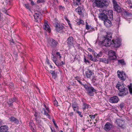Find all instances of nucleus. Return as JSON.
<instances>
[{
	"instance_id": "f257e3e1",
	"label": "nucleus",
	"mask_w": 132,
	"mask_h": 132,
	"mask_svg": "<svg viewBox=\"0 0 132 132\" xmlns=\"http://www.w3.org/2000/svg\"><path fill=\"white\" fill-rule=\"evenodd\" d=\"M112 34L110 32H108L107 35L104 37V40L102 42L99 41V40H97L95 44L102 45L106 47L110 46L111 45V39L112 37Z\"/></svg>"
},
{
	"instance_id": "f03ea898",
	"label": "nucleus",
	"mask_w": 132,
	"mask_h": 132,
	"mask_svg": "<svg viewBox=\"0 0 132 132\" xmlns=\"http://www.w3.org/2000/svg\"><path fill=\"white\" fill-rule=\"evenodd\" d=\"M116 87L119 91L118 95L119 96H124L128 94V89L125 88L123 84H117Z\"/></svg>"
},
{
	"instance_id": "7ed1b4c3",
	"label": "nucleus",
	"mask_w": 132,
	"mask_h": 132,
	"mask_svg": "<svg viewBox=\"0 0 132 132\" xmlns=\"http://www.w3.org/2000/svg\"><path fill=\"white\" fill-rule=\"evenodd\" d=\"M109 4V2L105 0L104 3L101 2L100 0H95L93 1V6L94 7H97L98 8H102L104 6H106Z\"/></svg>"
},
{
	"instance_id": "20e7f679",
	"label": "nucleus",
	"mask_w": 132,
	"mask_h": 132,
	"mask_svg": "<svg viewBox=\"0 0 132 132\" xmlns=\"http://www.w3.org/2000/svg\"><path fill=\"white\" fill-rule=\"evenodd\" d=\"M84 87L87 94L90 96H94V92L96 93L97 90L92 86H88L87 85L85 84L84 85Z\"/></svg>"
},
{
	"instance_id": "39448f33",
	"label": "nucleus",
	"mask_w": 132,
	"mask_h": 132,
	"mask_svg": "<svg viewBox=\"0 0 132 132\" xmlns=\"http://www.w3.org/2000/svg\"><path fill=\"white\" fill-rule=\"evenodd\" d=\"M118 77L122 81H124L126 79V73L123 71H120L118 70L117 72Z\"/></svg>"
},
{
	"instance_id": "423d86ee",
	"label": "nucleus",
	"mask_w": 132,
	"mask_h": 132,
	"mask_svg": "<svg viewBox=\"0 0 132 132\" xmlns=\"http://www.w3.org/2000/svg\"><path fill=\"white\" fill-rule=\"evenodd\" d=\"M58 44L57 42L52 38L49 40L48 42V45L51 47L54 48Z\"/></svg>"
},
{
	"instance_id": "0eeeda50",
	"label": "nucleus",
	"mask_w": 132,
	"mask_h": 132,
	"mask_svg": "<svg viewBox=\"0 0 132 132\" xmlns=\"http://www.w3.org/2000/svg\"><path fill=\"white\" fill-rule=\"evenodd\" d=\"M105 12H106V10H104L101 13L98 14V17L100 19L104 21L108 18L107 15Z\"/></svg>"
},
{
	"instance_id": "6e6552de",
	"label": "nucleus",
	"mask_w": 132,
	"mask_h": 132,
	"mask_svg": "<svg viewBox=\"0 0 132 132\" xmlns=\"http://www.w3.org/2000/svg\"><path fill=\"white\" fill-rule=\"evenodd\" d=\"M35 113L34 114L35 117V119L37 122V124L38 125L40 126H41L42 123L41 122V120H40V116H39V113L36 111H35Z\"/></svg>"
},
{
	"instance_id": "1a4fd4ad",
	"label": "nucleus",
	"mask_w": 132,
	"mask_h": 132,
	"mask_svg": "<svg viewBox=\"0 0 132 132\" xmlns=\"http://www.w3.org/2000/svg\"><path fill=\"white\" fill-rule=\"evenodd\" d=\"M111 43L112 46L115 47H119L121 45V42L118 39L112 40Z\"/></svg>"
},
{
	"instance_id": "9d476101",
	"label": "nucleus",
	"mask_w": 132,
	"mask_h": 132,
	"mask_svg": "<svg viewBox=\"0 0 132 132\" xmlns=\"http://www.w3.org/2000/svg\"><path fill=\"white\" fill-rule=\"evenodd\" d=\"M109 59L110 60H112L116 59L117 57L114 51L110 50L109 52Z\"/></svg>"
},
{
	"instance_id": "9b49d317",
	"label": "nucleus",
	"mask_w": 132,
	"mask_h": 132,
	"mask_svg": "<svg viewBox=\"0 0 132 132\" xmlns=\"http://www.w3.org/2000/svg\"><path fill=\"white\" fill-rule=\"evenodd\" d=\"M115 123L119 127L123 128V126L125 123V121L122 120L120 119H117Z\"/></svg>"
},
{
	"instance_id": "f8f14e48",
	"label": "nucleus",
	"mask_w": 132,
	"mask_h": 132,
	"mask_svg": "<svg viewBox=\"0 0 132 132\" xmlns=\"http://www.w3.org/2000/svg\"><path fill=\"white\" fill-rule=\"evenodd\" d=\"M55 30L57 32H59L64 28V27L61 24H59L57 22H56L55 23Z\"/></svg>"
},
{
	"instance_id": "ddd939ff",
	"label": "nucleus",
	"mask_w": 132,
	"mask_h": 132,
	"mask_svg": "<svg viewBox=\"0 0 132 132\" xmlns=\"http://www.w3.org/2000/svg\"><path fill=\"white\" fill-rule=\"evenodd\" d=\"M112 124L109 122H107L104 126V129L107 131L110 130L112 127Z\"/></svg>"
},
{
	"instance_id": "4468645a",
	"label": "nucleus",
	"mask_w": 132,
	"mask_h": 132,
	"mask_svg": "<svg viewBox=\"0 0 132 132\" xmlns=\"http://www.w3.org/2000/svg\"><path fill=\"white\" fill-rule=\"evenodd\" d=\"M67 44L68 46L70 47L73 46L74 41L73 38L72 36H70L67 39Z\"/></svg>"
},
{
	"instance_id": "2eb2a0df",
	"label": "nucleus",
	"mask_w": 132,
	"mask_h": 132,
	"mask_svg": "<svg viewBox=\"0 0 132 132\" xmlns=\"http://www.w3.org/2000/svg\"><path fill=\"white\" fill-rule=\"evenodd\" d=\"M119 100L118 98L116 96L111 97L109 100V102L112 103H116L118 102Z\"/></svg>"
},
{
	"instance_id": "dca6fc26",
	"label": "nucleus",
	"mask_w": 132,
	"mask_h": 132,
	"mask_svg": "<svg viewBox=\"0 0 132 132\" xmlns=\"http://www.w3.org/2000/svg\"><path fill=\"white\" fill-rule=\"evenodd\" d=\"M106 14L108 15L109 16V18L111 20L113 19V11L112 10H109L108 11L106 10Z\"/></svg>"
},
{
	"instance_id": "f3484780",
	"label": "nucleus",
	"mask_w": 132,
	"mask_h": 132,
	"mask_svg": "<svg viewBox=\"0 0 132 132\" xmlns=\"http://www.w3.org/2000/svg\"><path fill=\"white\" fill-rule=\"evenodd\" d=\"M85 74L87 78H89L94 74V73L92 72L91 70L88 69V71L85 72Z\"/></svg>"
},
{
	"instance_id": "a211bd4d",
	"label": "nucleus",
	"mask_w": 132,
	"mask_h": 132,
	"mask_svg": "<svg viewBox=\"0 0 132 132\" xmlns=\"http://www.w3.org/2000/svg\"><path fill=\"white\" fill-rule=\"evenodd\" d=\"M83 10V8L82 7L79 6L75 10L79 15H83V12L82 11Z\"/></svg>"
},
{
	"instance_id": "6ab92c4d",
	"label": "nucleus",
	"mask_w": 132,
	"mask_h": 132,
	"mask_svg": "<svg viewBox=\"0 0 132 132\" xmlns=\"http://www.w3.org/2000/svg\"><path fill=\"white\" fill-rule=\"evenodd\" d=\"M110 20H109L108 19L104 21V25L107 27H109L112 25V24Z\"/></svg>"
},
{
	"instance_id": "aec40b11",
	"label": "nucleus",
	"mask_w": 132,
	"mask_h": 132,
	"mask_svg": "<svg viewBox=\"0 0 132 132\" xmlns=\"http://www.w3.org/2000/svg\"><path fill=\"white\" fill-rule=\"evenodd\" d=\"M9 119L10 121L14 122L17 125L19 123V120L13 117H10Z\"/></svg>"
},
{
	"instance_id": "412c9836",
	"label": "nucleus",
	"mask_w": 132,
	"mask_h": 132,
	"mask_svg": "<svg viewBox=\"0 0 132 132\" xmlns=\"http://www.w3.org/2000/svg\"><path fill=\"white\" fill-rule=\"evenodd\" d=\"M8 129V127L6 126H2L0 127V131L1 132H6Z\"/></svg>"
},
{
	"instance_id": "4be33fe9",
	"label": "nucleus",
	"mask_w": 132,
	"mask_h": 132,
	"mask_svg": "<svg viewBox=\"0 0 132 132\" xmlns=\"http://www.w3.org/2000/svg\"><path fill=\"white\" fill-rule=\"evenodd\" d=\"M34 17L35 19V21L39 23L40 21V18H39V14L37 13H35L34 15Z\"/></svg>"
},
{
	"instance_id": "5701e85b",
	"label": "nucleus",
	"mask_w": 132,
	"mask_h": 132,
	"mask_svg": "<svg viewBox=\"0 0 132 132\" xmlns=\"http://www.w3.org/2000/svg\"><path fill=\"white\" fill-rule=\"evenodd\" d=\"M44 106L46 108V110L47 111V112L46 111H45L44 109L43 108V110H44V114L46 115V116H48V118H49L50 119V116L48 114V113H50V110H49V109L45 105H44Z\"/></svg>"
},
{
	"instance_id": "b1692460",
	"label": "nucleus",
	"mask_w": 132,
	"mask_h": 132,
	"mask_svg": "<svg viewBox=\"0 0 132 132\" xmlns=\"http://www.w3.org/2000/svg\"><path fill=\"white\" fill-rule=\"evenodd\" d=\"M44 28L45 30L48 32L49 33L50 32L51 30L50 27L47 23L45 22L44 23Z\"/></svg>"
},
{
	"instance_id": "393cba45",
	"label": "nucleus",
	"mask_w": 132,
	"mask_h": 132,
	"mask_svg": "<svg viewBox=\"0 0 132 132\" xmlns=\"http://www.w3.org/2000/svg\"><path fill=\"white\" fill-rule=\"evenodd\" d=\"M114 10L118 12H121L122 11V10L121 8L118 5H117L114 6Z\"/></svg>"
},
{
	"instance_id": "a878e982",
	"label": "nucleus",
	"mask_w": 132,
	"mask_h": 132,
	"mask_svg": "<svg viewBox=\"0 0 132 132\" xmlns=\"http://www.w3.org/2000/svg\"><path fill=\"white\" fill-rule=\"evenodd\" d=\"M72 106L73 109L74 111H77L78 109V104L75 102L72 104Z\"/></svg>"
},
{
	"instance_id": "bb28decb",
	"label": "nucleus",
	"mask_w": 132,
	"mask_h": 132,
	"mask_svg": "<svg viewBox=\"0 0 132 132\" xmlns=\"http://www.w3.org/2000/svg\"><path fill=\"white\" fill-rule=\"evenodd\" d=\"M91 108L90 105L85 103H83V109L85 110L86 109L90 108Z\"/></svg>"
},
{
	"instance_id": "cd10ccee",
	"label": "nucleus",
	"mask_w": 132,
	"mask_h": 132,
	"mask_svg": "<svg viewBox=\"0 0 132 132\" xmlns=\"http://www.w3.org/2000/svg\"><path fill=\"white\" fill-rule=\"evenodd\" d=\"M23 5L25 8L29 10L31 12H32L31 8L29 6V4L28 3L24 4Z\"/></svg>"
},
{
	"instance_id": "c85d7f7f",
	"label": "nucleus",
	"mask_w": 132,
	"mask_h": 132,
	"mask_svg": "<svg viewBox=\"0 0 132 132\" xmlns=\"http://www.w3.org/2000/svg\"><path fill=\"white\" fill-rule=\"evenodd\" d=\"M100 61L103 63H105L106 64H108L109 63V61L108 59H106L105 58H101L100 59Z\"/></svg>"
},
{
	"instance_id": "c756f323",
	"label": "nucleus",
	"mask_w": 132,
	"mask_h": 132,
	"mask_svg": "<svg viewBox=\"0 0 132 132\" xmlns=\"http://www.w3.org/2000/svg\"><path fill=\"white\" fill-rule=\"evenodd\" d=\"M52 56L51 57V58L52 60H53V61L55 63L57 60V59L56 57L55 56H54V55L53 53V52H52Z\"/></svg>"
},
{
	"instance_id": "7c9ffc66",
	"label": "nucleus",
	"mask_w": 132,
	"mask_h": 132,
	"mask_svg": "<svg viewBox=\"0 0 132 132\" xmlns=\"http://www.w3.org/2000/svg\"><path fill=\"white\" fill-rule=\"evenodd\" d=\"M128 88L130 93L132 95V84L131 83L129 85H128Z\"/></svg>"
},
{
	"instance_id": "2f4dec72",
	"label": "nucleus",
	"mask_w": 132,
	"mask_h": 132,
	"mask_svg": "<svg viewBox=\"0 0 132 132\" xmlns=\"http://www.w3.org/2000/svg\"><path fill=\"white\" fill-rule=\"evenodd\" d=\"M50 73L52 74V77H53L54 79L56 78V74H55L54 71L51 70Z\"/></svg>"
},
{
	"instance_id": "473e14b6",
	"label": "nucleus",
	"mask_w": 132,
	"mask_h": 132,
	"mask_svg": "<svg viewBox=\"0 0 132 132\" xmlns=\"http://www.w3.org/2000/svg\"><path fill=\"white\" fill-rule=\"evenodd\" d=\"M118 63L119 64H120L122 65H124L125 64V62L123 60H119L118 61Z\"/></svg>"
},
{
	"instance_id": "72a5a7b5",
	"label": "nucleus",
	"mask_w": 132,
	"mask_h": 132,
	"mask_svg": "<svg viewBox=\"0 0 132 132\" xmlns=\"http://www.w3.org/2000/svg\"><path fill=\"white\" fill-rule=\"evenodd\" d=\"M13 101L12 99H9L8 103L10 106L12 105Z\"/></svg>"
},
{
	"instance_id": "f704fd0d",
	"label": "nucleus",
	"mask_w": 132,
	"mask_h": 132,
	"mask_svg": "<svg viewBox=\"0 0 132 132\" xmlns=\"http://www.w3.org/2000/svg\"><path fill=\"white\" fill-rule=\"evenodd\" d=\"M86 29L88 30L90 29H92V27L90 26H89L87 23L86 24Z\"/></svg>"
},
{
	"instance_id": "c9c22d12",
	"label": "nucleus",
	"mask_w": 132,
	"mask_h": 132,
	"mask_svg": "<svg viewBox=\"0 0 132 132\" xmlns=\"http://www.w3.org/2000/svg\"><path fill=\"white\" fill-rule=\"evenodd\" d=\"M46 1V0H37V3H45Z\"/></svg>"
},
{
	"instance_id": "e433bc0d",
	"label": "nucleus",
	"mask_w": 132,
	"mask_h": 132,
	"mask_svg": "<svg viewBox=\"0 0 132 132\" xmlns=\"http://www.w3.org/2000/svg\"><path fill=\"white\" fill-rule=\"evenodd\" d=\"M34 87L35 88V89L37 91H38V92L39 93L40 92V91L39 88L37 87V86L36 85H34Z\"/></svg>"
},
{
	"instance_id": "4c0bfd02",
	"label": "nucleus",
	"mask_w": 132,
	"mask_h": 132,
	"mask_svg": "<svg viewBox=\"0 0 132 132\" xmlns=\"http://www.w3.org/2000/svg\"><path fill=\"white\" fill-rule=\"evenodd\" d=\"M96 77L95 76H93L92 77V82H95L97 80V79L96 78Z\"/></svg>"
},
{
	"instance_id": "58836bf2",
	"label": "nucleus",
	"mask_w": 132,
	"mask_h": 132,
	"mask_svg": "<svg viewBox=\"0 0 132 132\" xmlns=\"http://www.w3.org/2000/svg\"><path fill=\"white\" fill-rule=\"evenodd\" d=\"M56 54L57 55V57L59 56V59H61V58L62 57L61 56V54L59 52H57L56 53Z\"/></svg>"
},
{
	"instance_id": "ea45409f",
	"label": "nucleus",
	"mask_w": 132,
	"mask_h": 132,
	"mask_svg": "<svg viewBox=\"0 0 132 132\" xmlns=\"http://www.w3.org/2000/svg\"><path fill=\"white\" fill-rule=\"evenodd\" d=\"M125 105V104L123 103H121L120 104V106L121 109H122L123 108L124 106Z\"/></svg>"
},
{
	"instance_id": "a19ab883",
	"label": "nucleus",
	"mask_w": 132,
	"mask_h": 132,
	"mask_svg": "<svg viewBox=\"0 0 132 132\" xmlns=\"http://www.w3.org/2000/svg\"><path fill=\"white\" fill-rule=\"evenodd\" d=\"M59 10L62 11H63L65 9L64 7V6H59Z\"/></svg>"
},
{
	"instance_id": "79ce46f5",
	"label": "nucleus",
	"mask_w": 132,
	"mask_h": 132,
	"mask_svg": "<svg viewBox=\"0 0 132 132\" xmlns=\"http://www.w3.org/2000/svg\"><path fill=\"white\" fill-rule=\"evenodd\" d=\"M33 123L32 122H30L29 123V126L32 131L33 130V127H32Z\"/></svg>"
},
{
	"instance_id": "37998d69",
	"label": "nucleus",
	"mask_w": 132,
	"mask_h": 132,
	"mask_svg": "<svg viewBox=\"0 0 132 132\" xmlns=\"http://www.w3.org/2000/svg\"><path fill=\"white\" fill-rule=\"evenodd\" d=\"M77 113H78L79 114V115L81 117H83V116L82 114H81V112H80L79 111H78L77 110V111H76Z\"/></svg>"
},
{
	"instance_id": "c03bdc74",
	"label": "nucleus",
	"mask_w": 132,
	"mask_h": 132,
	"mask_svg": "<svg viewBox=\"0 0 132 132\" xmlns=\"http://www.w3.org/2000/svg\"><path fill=\"white\" fill-rule=\"evenodd\" d=\"M126 2L127 4L128 5L129 7H130V6L132 5V3L131 2V1H128Z\"/></svg>"
},
{
	"instance_id": "a18cd8bd",
	"label": "nucleus",
	"mask_w": 132,
	"mask_h": 132,
	"mask_svg": "<svg viewBox=\"0 0 132 132\" xmlns=\"http://www.w3.org/2000/svg\"><path fill=\"white\" fill-rule=\"evenodd\" d=\"M96 115V114L93 115H89V117H90V118H91L92 119H94L95 118V117Z\"/></svg>"
},
{
	"instance_id": "49530a36",
	"label": "nucleus",
	"mask_w": 132,
	"mask_h": 132,
	"mask_svg": "<svg viewBox=\"0 0 132 132\" xmlns=\"http://www.w3.org/2000/svg\"><path fill=\"white\" fill-rule=\"evenodd\" d=\"M84 62L85 63H89V61L88 60H87L86 59V56H84Z\"/></svg>"
},
{
	"instance_id": "de8ad7c7",
	"label": "nucleus",
	"mask_w": 132,
	"mask_h": 132,
	"mask_svg": "<svg viewBox=\"0 0 132 132\" xmlns=\"http://www.w3.org/2000/svg\"><path fill=\"white\" fill-rule=\"evenodd\" d=\"M84 23V21L80 19L79 21L78 22V24H83Z\"/></svg>"
},
{
	"instance_id": "09e8293b",
	"label": "nucleus",
	"mask_w": 132,
	"mask_h": 132,
	"mask_svg": "<svg viewBox=\"0 0 132 132\" xmlns=\"http://www.w3.org/2000/svg\"><path fill=\"white\" fill-rule=\"evenodd\" d=\"M12 99V100L13 102H18L17 100V99L15 97L14 98H13Z\"/></svg>"
},
{
	"instance_id": "8fccbe9b",
	"label": "nucleus",
	"mask_w": 132,
	"mask_h": 132,
	"mask_svg": "<svg viewBox=\"0 0 132 132\" xmlns=\"http://www.w3.org/2000/svg\"><path fill=\"white\" fill-rule=\"evenodd\" d=\"M76 79L77 80V81L80 84H81V85H83V86H84V85L82 83V82L81 81H80V80H78V79H77V78H78V77H75Z\"/></svg>"
},
{
	"instance_id": "3c124183",
	"label": "nucleus",
	"mask_w": 132,
	"mask_h": 132,
	"mask_svg": "<svg viewBox=\"0 0 132 132\" xmlns=\"http://www.w3.org/2000/svg\"><path fill=\"white\" fill-rule=\"evenodd\" d=\"M94 55L95 56H96V58H98L99 57H100L101 56V54H97V53H94Z\"/></svg>"
},
{
	"instance_id": "603ef678",
	"label": "nucleus",
	"mask_w": 132,
	"mask_h": 132,
	"mask_svg": "<svg viewBox=\"0 0 132 132\" xmlns=\"http://www.w3.org/2000/svg\"><path fill=\"white\" fill-rule=\"evenodd\" d=\"M54 4H58V2L57 0H52Z\"/></svg>"
},
{
	"instance_id": "864d4df0",
	"label": "nucleus",
	"mask_w": 132,
	"mask_h": 132,
	"mask_svg": "<svg viewBox=\"0 0 132 132\" xmlns=\"http://www.w3.org/2000/svg\"><path fill=\"white\" fill-rule=\"evenodd\" d=\"M52 121H53V123L54 124V125L55 126L56 128H58V127L57 125L56 124V123L54 119H53Z\"/></svg>"
},
{
	"instance_id": "5fc2aeb1",
	"label": "nucleus",
	"mask_w": 132,
	"mask_h": 132,
	"mask_svg": "<svg viewBox=\"0 0 132 132\" xmlns=\"http://www.w3.org/2000/svg\"><path fill=\"white\" fill-rule=\"evenodd\" d=\"M113 6L115 5H118L116 1L115 0H113Z\"/></svg>"
},
{
	"instance_id": "6e6d98bb",
	"label": "nucleus",
	"mask_w": 132,
	"mask_h": 132,
	"mask_svg": "<svg viewBox=\"0 0 132 132\" xmlns=\"http://www.w3.org/2000/svg\"><path fill=\"white\" fill-rule=\"evenodd\" d=\"M6 3L8 5H10L11 4V2L10 0H6Z\"/></svg>"
},
{
	"instance_id": "4d7b16f0",
	"label": "nucleus",
	"mask_w": 132,
	"mask_h": 132,
	"mask_svg": "<svg viewBox=\"0 0 132 132\" xmlns=\"http://www.w3.org/2000/svg\"><path fill=\"white\" fill-rule=\"evenodd\" d=\"M88 56L90 58V60L92 61V60H93V56L92 55L90 54L89 55H88Z\"/></svg>"
},
{
	"instance_id": "13d9d810",
	"label": "nucleus",
	"mask_w": 132,
	"mask_h": 132,
	"mask_svg": "<svg viewBox=\"0 0 132 132\" xmlns=\"http://www.w3.org/2000/svg\"><path fill=\"white\" fill-rule=\"evenodd\" d=\"M54 104L55 105H56L57 106H58V102L56 100L54 102Z\"/></svg>"
},
{
	"instance_id": "bf43d9fd",
	"label": "nucleus",
	"mask_w": 132,
	"mask_h": 132,
	"mask_svg": "<svg viewBox=\"0 0 132 132\" xmlns=\"http://www.w3.org/2000/svg\"><path fill=\"white\" fill-rule=\"evenodd\" d=\"M65 62H64L63 61H62L60 63V65L61 66H62L63 65L65 64Z\"/></svg>"
},
{
	"instance_id": "052dcab7",
	"label": "nucleus",
	"mask_w": 132,
	"mask_h": 132,
	"mask_svg": "<svg viewBox=\"0 0 132 132\" xmlns=\"http://www.w3.org/2000/svg\"><path fill=\"white\" fill-rule=\"evenodd\" d=\"M87 50L88 51L90 52H93L94 51L93 50L90 48H88Z\"/></svg>"
},
{
	"instance_id": "680f3d73",
	"label": "nucleus",
	"mask_w": 132,
	"mask_h": 132,
	"mask_svg": "<svg viewBox=\"0 0 132 132\" xmlns=\"http://www.w3.org/2000/svg\"><path fill=\"white\" fill-rule=\"evenodd\" d=\"M22 25L23 26H24L26 27H27V24L24 22H22Z\"/></svg>"
},
{
	"instance_id": "e2e57ef3",
	"label": "nucleus",
	"mask_w": 132,
	"mask_h": 132,
	"mask_svg": "<svg viewBox=\"0 0 132 132\" xmlns=\"http://www.w3.org/2000/svg\"><path fill=\"white\" fill-rule=\"evenodd\" d=\"M55 63L56 65L58 67L61 66V65H60V63H59L58 62H55Z\"/></svg>"
},
{
	"instance_id": "0e129e2a",
	"label": "nucleus",
	"mask_w": 132,
	"mask_h": 132,
	"mask_svg": "<svg viewBox=\"0 0 132 132\" xmlns=\"http://www.w3.org/2000/svg\"><path fill=\"white\" fill-rule=\"evenodd\" d=\"M13 54H14V56H16L17 55V53L15 51H14L13 52Z\"/></svg>"
},
{
	"instance_id": "69168bd1",
	"label": "nucleus",
	"mask_w": 132,
	"mask_h": 132,
	"mask_svg": "<svg viewBox=\"0 0 132 132\" xmlns=\"http://www.w3.org/2000/svg\"><path fill=\"white\" fill-rule=\"evenodd\" d=\"M73 112H70L69 114L70 116H72L73 115Z\"/></svg>"
},
{
	"instance_id": "338daca9",
	"label": "nucleus",
	"mask_w": 132,
	"mask_h": 132,
	"mask_svg": "<svg viewBox=\"0 0 132 132\" xmlns=\"http://www.w3.org/2000/svg\"><path fill=\"white\" fill-rule=\"evenodd\" d=\"M46 62H47V64L48 65L50 64V63L49 62V60L48 59H47L46 60Z\"/></svg>"
},
{
	"instance_id": "774afa93",
	"label": "nucleus",
	"mask_w": 132,
	"mask_h": 132,
	"mask_svg": "<svg viewBox=\"0 0 132 132\" xmlns=\"http://www.w3.org/2000/svg\"><path fill=\"white\" fill-rule=\"evenodd\" d=\"M64 19L67 21H68L69 20L67 18V16H65L64 17Z\"/></svg>"
}]
</instances>
